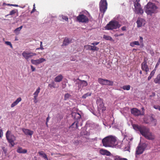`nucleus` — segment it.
Instances as JSON below:
<instances>
[{"mask_svg": "<svg viewBox=\"0 0 160 160\" xmlns=\"http://www.w3.org/2000/svg\"><path fill=\"white\" fill-rule=\"evenodd\" d=\"M91 95V93L88 92L84 94L82 97V98L85 99L88 96H90Z\"/></svg>", "mask_w": 160, "mask_h": 160, "instance_id": "36", "label": "nucleus"}, {"mask_svg": "<svg viewBox=\"0 0 160 160\" xmlns=\"http://www.w3.org/2000/svg\"><path fill=\"white\" fill-rule=\"evenodd\" d=\"M100 153L103 155H106L107 156H109L111 154V153L107 150L104 149H101L100 151Z\"/></svg>", "mask_w": 160, "mask_h": 160, "instance_id": "20", "label": "nucleus"}, {"mask_svg": "<svg viewBox=\"0 0 160 160\" xmlns=\"http://www.w3.org/2000/svg\"><path fill=\"white\" fill-rule=\"evenodd\" d=\"M31 68L32 72H34L35 70V68L32 65H31Z\"/></svg>", "mask_w": 160, "mask_h": 160, "instance_id": "50", "label": "nucleus"}, {"mask_svg": "<svg viewBox=\"0 0 160 160\" xmlns=\"http://www.w3.org/2000/svg\"><path fill=\"white\" fill-rule=\"evenodd\" d=\"M140 74H142V71H140Z\"/></svg>", "mask_w": 160, "mask_h": 160, "instance_id": "64", "label": "nucleus"}, {"mask_svg": "<svg viewBox=\"0 0 160 160\" xmlns=\"http://www.w3.org/2000/svg\"><path fill=\"white\" fill-rule=\"evenodd\" d=\"M5 43L7 45L10 46L11 48H12V45L10 42L6 41L5 42Z\"/></svg>", "mask_w": 160, "mask_h": 160, "instance_id": "40", "label": "nucleus"}, {"mask_svg": "<svg viewBox=\"0 0 160 160\" xmlns=\"http://www.w3.org/2000/svg\"><path fill=\"white\" fill-rule=\"evenodd\" d=\"M160 58H159L157 63L156 65L155 68L156 69L158 67V65L160 64Z\"/></svg>", "mask_w": 160, "mask_h": 160, "instance_id": "46", "label": "nucleus"}, {"mask_svg": "<svg viewBox=\"0 0 160 160\" xmlns=\"http://www.w3.org/2000/svg\"><path fill=\"white\" fill-rule=\"evenodd\" d=\"M77 20L79 22L83 23L88 22L89 21L88 18L83 14H80L77 16Z\"/></svg>", "mask_w": 160, "mask_h": 160, "instance_id": "13", "label": "nucleus"}, {"mask_svg": "<svg viewBox=\"0 0 160 160\" xmlns=\"http://www.w3.org/2000/svg\"><path fill=\"white\" fill-rule=\"evenodd\" d=\"M63 78V76L62 75L60 74L59 75L57 76L54 78V81L56 82H60L62 81Z\"/></svg>", "mask_w": 160, "mask_h": 160, "instance_id": "22", "label": "nucleus"}, {"mask_svg": "<svg viewBox=\"0 0 160 160\" xmlns=\"http://www.w3.org/2000/svg\"><path fill=\"white\" fill-rule=\"evenodd\" d=\"M114 160H128L127 158H122L119 156H116L114 157Z\"/></svg>", "mask_w": 160, "mask_h": 160, "instance_id": "28", "label": "nucleus"}, {"mask_svg": "<svg viewBox=\"0 0 160 160\" xmlns=\"http://www.w3.org/2000/svg\"><path fill=\"white\" fill-rule=\"evenodd\" d=\"M139 2L140 0H133L134 6L135 8V12L137 14L142 15L144 12L141 5L139 3Z\"/></svg>", "mask_w": 160, "mask_h": 160, "instance_id": "6", "label": "nucleus"}, {"mask_svg": "<svg viewBox=\"0 0 160 160\" xmlns=\"http://www.w3.org/2000/svg\"><path fill=\"white\" fill-rule=\"evenodd\" d=\"M114 36L115 37H118L119 36V34H114Z\"/></svg>", "mask_w": 160, "mask_h": 160, "instance_id": "59", "label": "nucleus"}, {"mask_svg": "<svg viewBox=\"0 0 160 160\" xmlns=\"http://www.w3.org/2000/svg\"><path fill=\"white\" fill-rule=\"evenodd\" d=\"M29 56H30V58L32 57L33 56H36V55L37 54L35 53H33V52H29Z\"/></svg>", "mask_w": 160, "mask_h": 160, "instance_id": "41", "label": "nucleus"}, {"mask_svg": "<svg viewBox=\"0 0 160 160\" xmlns=\"http://www.w3.org/2000/svg\"><path fill=\"white\" fill-rule=\"evenodd\" d=\"M97 103L99 110H101L102 112L106 110V107L104 106L103 99L101 98L98 99Z\"/></svg>", "mask_w": 160, "mask_h": 160, "instance_id": "12", "label": "nucleus"}, {"mask_svg": "<svg viewBox=\"0 0 160 160\" xmlns=\"http://www.w3.org/2000/svg\"><path fill=\"white\" fill-rule=\"evenodd\" d=\"M3 135V132L2 129H0V138H2Z\"/></svg>", "mask_w": 160, "mask_h": 160, "instance_id": "52", "label": "nucleus"}, {"mask_svg": "<svg viewBox=\"0 0 160 160\" xmlns=\"http://www.w3.org/2000/svg\"><path fill=\"white\" fill-rule=\"evenodd\" d=\"M37 97H34V102L35 103H37L38 101L37 100Z\"/></svg>", "mask_w": 160, "mask_h": 160, "instance_id": "49", "label": "nucleus"}, {"mask_svg": "<svg viewBox=\"0 0 160 160\" xmlns=\"http://www.w3.org/2000/svg\"><path fill=\"white\" fill-rule=\"evenodd\" d=\"M153 108L156 109H158L160 111V106L158 105H154Z\"/></svg>", "mask_w": 160, "mask_h": 160, "instance_id": "44", "label": "nucleus"}, {"mask_svg": "<svg viewBox=\"0 0 160 160\" xmlns=\"http://www.w3.org/2000/svg\"><path fill=\"white\" fill-rule=\"evenodd\" d=\"M132 127L134 130L139 131L141 134L146 139L150 140L154 139V136L150 132L149 129L147 127L136 124H133Z\"/></svg>", "mask_w": 160, "mask_h": 160, "instance_id": "1", "label": "nucleus"}, {"mask_svg": "<svg viewBox=\"0 0 160 160\" xmlns=\"http://www.w3.org/2000/svg\"><path fill=\"white\" fill-rule=\"evenodd\" d=\"M70 96L71 95L68 93L66 94L64 96L65 99V100L67 99L68 98H69Z\"/></svg>", "mask_w": 160, "mask_h": 160, "instance_id": "39", "label": "nucleus"}, {"mask_svg": "<svg viewBox=\"0 0 160 160\" xmlns=\"http://www.w3.org/2000/svg\"><path fill=\"white\" fill-rule=\"evenodd\" d=\"M123 35H124V34L123 33L120 34H119V36H123Z\"/></svg>", "mask_w": 160, "mask_h": 160, "instance_id": "60", "label": "nucleus"}, {"mask_svg": "<svg viewBox=\"0 0 160 160\" xmlns=\"http://www.w3.org/2000/svg\"><path fill=\"white\" fill-rule=\"evenodd\" d=\"M18 12V10L17 9H14L12 10L10 12L9 14H8L6 16H9V15H13L15 14V13H16Z\"/></svg>", "mask_w": 160, "mask_h": 160, "instance_id": "30", "label": "nucleus"}, {"mask_svg": "<svg viewBox=\"0 0 160 160\" xmlns=\"http://www.w3.org/2000/svg\"><path fill=\"white\" fill-rule=\"evenodd\" d=\"M2 149L4 153L6 154L7 153V150L5 148V147H3Z\"/></svg>", "mask_w": 160, "mask_h": 160, "instance_id": "48", "label": "nucleus"}, {"mask_svg": "<svg viewBox=\"0 0 160 160\" xmlns=\"http://www.w3.org/2000/svg\"><path fill=\"white\" fill-rule=\"evenodd\" d=\"M80 125L81 126H82V122H80Z\"/></svg>", "mask_w": 160, "mask_h": 160, "instance_id": "62", "label": "nucleus"}, {"mask_svg": "<svg viewBox=\"0 0 160 160\" xmlns=\"http://www.w3.org/2000/svg\"><path fill=\"white\" fill-rule=\"evenodd\" d=\"M121 26L118 22L115 20H112L105 27L106 29L113 30L119 28Z\"/></svg>", "mask_w": 160, "mask_h": 160, "instance_id": "4", "label": "nucleus"}, {"mask_svg": "<svg viewBox=\"0 0 160 160\" xmlns=\"http://www.w3.org/2000/svg\"><path fill=\"white\" fill-rule=\"evenodd\" d=\"M11 6H15V7H18V5H16V4H11V5H10Z\"/></svg>", "mask_w": 160, "mask_h": 160, "instance_id": "56", "label": "nucleus"}, {"mask_svg": "<svg viewBox=\"0 0 160 160\" xmlns=\"http://www.w3.org/2000/svg\"><path fill=\"white\" fill-rule=\"evenodd\" d=\"M141 66L142 69L146 72V74H147L149 71V69L147 64V62L145 60L142 63Z\"/></svg>", "mask_w": 160, "mask_h": 160, "instance_id": "16", "label": "nucleus"}, {"mask_svg": "<svg viewBox=\"0 0 160 160\" xmlns=\"http://www.w3.org/2000/svg\"><path fill=\"white\" fill-rule=\"evenodd\" d=\"M90 50L92 51H98L99 50V48L95 46H92V47H91Z\"/></svg>", "mask_w": 160, "mask_h": 160, "instance_id": "34", "label": "nucleus"}, {"mask_svg": "<svg viewBox=\"0 0 160 160\" xmlns=\"http://www.w3.org/2000/svg\"><path fill=\"white\" fill-rule=\"evenodd\" d=\"M70 41L69 40L68 38H65L64 41H63V44L62 45V46H65L68 45L70 43Z\"/></svg>", "mask_w": 160, "mask_h": 160, "instance_id": "25", "label": "nucleus"}, {"mask_svg": "<svg viewBox=\"0 0 160 160\" xmlns=\"http://www.w3.org/2000/svg\"><path fill=\"white\" fill-rule=\"evenodd\" d=\"M73 81L75 82L76 85H78V89H82L83 88L87 86L88 85L87 82L85 80H81L79 78L77 79H74Z\"/></svg>", "mask_w": 160, "mask_h": 160, "instance_id": "8", "label": "nucleus"}, {"mask_svg": "<svg viewBox=\"0 0 160 160\" xmlns=\"http://www.w3.org/2000/svg\"><path fill=\"white\" fill-rule=\"evenodd\" d=\"M62 18L63 20H65L66 21H68V18L67 17L64 16H62Z\"/></svg>", "mask_w": 160, "mask_h": 160, "instance_id": "42", "label": "nucleus"}, {"mask_svg": "<svg viewBox=\"0 0 160 160\" xmlns=\"http://www.w3.org/2000/svg\"><path fill=\"white\" fill-rule=\"evenodd\" d=\"M152 76H151V75H149V76L148 78V81H149L151 79V78H152Z\"/></svg>", "mask_w": 160, "mask_h": 160, "instance_id": "55", "label": "nucleus"}, {"mask_svg": "<svg viewBox=\"0 0 160 160\" xmlns=\"http://www.w3.org/2000/svg\"><path fill=\"white\" fill-rule=\"evenodd\" d=\"M17 152L20 153H25L27 152L26 149H23L22 148L19 147L17 150Z\"/></svg>", "mask_w": 160, "mask_h": 160, "instance_id": "21", "label": "nucleus"}, {"mask_svg": "<svg viewBox=\"0 0 160 160\" xmlns=\"http://www.w3.org/2000/svg\"><path fill=\"white\" fill-rule=\"evenodd\" d=\"M116 141V138L112 136L105 137L102 140L103 145L105 147H113Z\"/></svg>", "mask_w": 160, "mask_h": 160, "instance_id": "2", "label": "nucleus"}, {"mask_svg": "<svg viewBox=\"0 0 160 160\" xmlns=\"http://www.w3.org/2000/svg\"><path fill=\"white\" fill-rule=\"evenodd\" d=\"M146 144L144 143L139 144L136 148V154L140 155L142 153L146 148Z\"/></svg>", "mask_w": 160, "mask_h": 160, "instance_id": "11", "label": "nucleus"}, {"mask_svg": "<svg viewBox=\"0 0 160 160\" xmlns=\"http://www.w3.org/2000/svg\"><path fill=\"white\" fill-rule=\"evenodd\" d=\"M130 45L131 46L133 47L135 45H139L140 44L138 41H135L131 42L130 44Z\"/></svg>", "mask_w": 160, "mask_h": 160, "instance_id": "32", "label": "nucleus"}, {"mask_svg": "<svg viewBox=\"0 0 160 160\" xmlns=\"http://www.w3.org/2000/svg\"><path fill=\"white\" fill-rule=\"evenodd\" d=\"M108 3L106 0H101L99 4L100 12L103 15L107 8Z\"/></svg>", "mask_w": 160, "mask_h": 160, "instance_id": "7", "label": "nucleus"}, {"mask_svg": "<svg viewBox=\"0 0 160 160\" xmlns=\"http://www.w3.org/2000/svg\"><path fill=\"white\" fill-rule=\"evenodd\" d=\"M36 10V9H35V4H34L33 5V9L31 12V13L32 14V13H33Z\"/></svg>", "mask_w": 160, "mask_h": 160, "instance_id": "43", "label": "nucleus"}, {"mask_svg": "<svg viewBox=\"0 0 160 160\" xmlns=\"http://www.w3.org/2000/svg\"><path fill=\"white\" fill-rule=\"evenodd\" d=\"M156 70V69L155 68H154L153 70L151 72L150 75H151L152 77L154 76V75L155 74V71Z\"/></svg>", "mask_w": 160, "mask_h": 160, "instance_id": "38", "label": "nucleus"}, {"mask_svg": "<svg viewBox=\"0 0 160 160\" xmlns=\"http://www.w3.org/2000/svg\"><path fill=\"white\" fill-rule=\"evenodd\" d=\"M91 47H92V46L90 45H85L84 47L85 48H87V49H89L90 50Z\"/></svg>", "mask_w": 160, "mask_h": 160, "instance_id": "45", "label": "nucleus"}, {"mask_svg": "<svg viewBox=\"0 0 160 160\" xmlns=\"http://www.w3.org/2000/svg\"><path fill=\"white\" fill-rule=\"evenodd\" d=\"M22 131L27 135L32 136L33 133V131L28 129L22 128Z\"/></svg>", "mask_w": 160, "mask_h": 160, "instance_id": "18", "label": "nucleus"}, {"mask_svg": "<svg viewBox=\"0 0 160 160\" xmlns=\"http://www.w3.org/2000/svg\"><path fill=\"white\" fill-rule=\"evenodd\" d=\"M131 112L135 116H138L140 115H143L144 112L143 111L142 112L141 111L136 108H133L131 109Z\"/></svg>", "mask_w": 160, "mask_h": 160, "instance_id": "14", "label": "nucleus"}, {"mask_svg": "<svg viewBox=\"0 0 160 160\" xmlns=\"http://www.w3.org/2000/svg\"><path fill=\"white\" fill-rule=\"evenodd\" d=\"M145 11L148 15L152 16L153 13L157 12L158 7L155 4L151 2H148L144 7Z\"/></svg>", "mask_w": 160, "mask_h": 160, "instance_id": "3", "label": "nucleus"}, {"mask_svg": "<svg viewBox=\"0 0 160 160\" xmlns=\"http://www.w3.org/2000/svg\"><path fill=\"white\" fill-rule=\"evenodd\" d=\"M6 136L8 142L11 144L12 147H13L14 145V141L15 139V137L11 134V131L9 130L7 132Z\"/></svg>", "mask_w": 160, "mask_h": 160, "instance_id": "9", "label": "nucleus"}, {"mask_svg": "<svg viewBox=\"0 0 160 160\" xmlns=\"http://www.w3.org/2000/svg\"><path fill=\"white\" fill-rule=\"evenodd\" d=\"M39 49H41V50H43L44 49V48L43 47L42 45H40V48H37L36 49V50H39Z\"/></svg>", "mask_w": 160, "mask_h": 160, "instance_id": "51", "label": "nucleus"}, {"mask_svg": "<svg viewBox=\"0 0 160 160\" xmlns=\"http://www.w3.org/2000/svg\"><path fill=\"white\" fill-rule=\"evenodd\" d=\"M66 84H65L64 85H62V88H65V87H66Z\"/></svg>", "mask_w": 160, "mask_h": 160, "instance_id": "58", "label": "nucleus"}, {"mask_svg": "<svg viewBox=\"0 0 160 160\" xmlns=\"http://www.w3.org/2000/svg\"><path fill=\"white\" fill-rule=\"evenodd\" d=\"M22 55L26 59H28L29 58V53L24 51L22 54Z\"/></svg>", "mask_w": 160, "mask_h": 160, "instance_id": "26", "label": "nucleus"}, {"mask_svg": "<svg viewBox=\"0 0 160 160\" xmlns=\"http://www.w3.org/2000/svg\"><path fill=\"white\" fill-rule=\"evenodd\" d=\"M103 38L107 40H110L111 41H113V39L111 37L109 36L104 35L103 36Z\"/></svg>", "mask_w": 160, "mask_h": 160, "instance_id": "29", "label": "nucleus"}, {"mask_svg": "<svg viewBox=\"0 0 160 160\" xmlns=\"http://www.w3.org/2000/svg\"><path fill=\"white\" fill-rule=\"evenodd\" d=\"M56 84L54 82H52L51 83L48 84V86L51 88H55Z\"/></svg>", "mask_w": 160, "mask_h": 160, "instance_id": "35", "label": "nucleus"}, {"mask_svg": "<svg viewBox=\"0 0 160 160\" xmlns=\"http://www.w3.org/2000/svg\"><path fill=\"white\" fill-rule=\"evenodd\" d=\"M98 82L99 84L102 85L112 86L113 84V82L112 81L100 78L98 79Z\"/></svg>", "mask_w": 160, "mask_h": 160, "instance_id": "10", "label": "nucleus"}, {"mask_svg": "<svg viewBox=\"0 0 160 160\" xmlns=\"http://www.w3.org/2000/svg\"><path fill=\"white\" fill-rule=\"evenodd\" d=\"M72 116L75 119V121L72 123L70 128L72 127L77 129L78 128V125L79 124V122L81 121V115L78 113L75 112L73 113Z\"/></svg>", "mask_w": 160, "mask_h": 160, "instance_id": "5", "label": "nucleus"}, {"mask_svg": "<svg viewBox=\"0 0 160 160\" xmlns=\"http://www.w3.org/2000/svg\"><path fill=\"white\" fill-rule=\"evenodd\" d=\"M143 21V20L142 18H139L138 19L136 22L138 27H140L142 26Z\"/></svg>", "mask_w": 160, "mask_h": 160, "instance_id": "23", "label": "nucleus"}, {"mask_svg": "<svg viewBox=\"0 0 160 160\" xmlns=\"http://www.w3.org/2000/svg\"><path fill=\"white\" fill-rule=\"evenodd\" d=\"M48 122H46V125H47V126L48 127Z\"/></svg>", "mask_w": 160, "mask_h": 160, "instance_id": "63", "label": "nucleus"}, {"mask_svg": "<svg viewBox=\"0 0 160 160\" xmlns=\"http://www.w3.org/2000/svg\"><path fill=\"white\" fill-rule=\"evenodd\" d=\"M121 29L123 31H126V27L123 26L121 28Z\"/></svg>", "mask_w": 160, "mask_h": 160, "instance_id": "53", "label": "nucleus"}, {"mask_svg": "<svg viewBox=\"0 0 160 160\" xmlns=\"http://www.w3.org/2000/svg\"><path fill=\"white\" fill-rule=\"evenodd\" d=\"M121 88H122L124 90H129L130 88V85H124Z\"/></svg>", "mask_w": 160, "mask_h": 160, "instance_id": "33", "label": "nucleus"}, {"mask_svg": "<svg viewBox=\"0 0 160 160\" xmlns=\"http://www.w3.org/2000/svg\"><path fill=\"white\" fill-rule=\"evenodd\" d=\"M39 155L42 156L46 160H48V158L46 154L43 152L42 151L39 152H38Z\"/></svg>", "mask_w": 160, "mask_h": 160, "instance_id": "27", "label": "nucleus"}, {"mask_svg": "<svg viewBox=\"0 0 160 160\" xmlns=\"http://www.w3.org/2000/svg\"><path fill=\"white\" fill-rule=\"evenodd\" d=\"M22 26H21L20 27L17 28H16L15 30H14L15 32L16 33L17 32H19L22 29Z\"/></svg>", "mask_w": 160, "mask_h": 160, "instance_id": "37", "label": "nucleus"}, {"mask_svg": "<svg viewBox=\"0 0 160 160\" xmlns=\"http://www.w3.org/2000/svg\"><path fill=\"white\" fill-rule=\"evenodd\" d=\"M141 109L143 111L144 110V109L143 107H142Z\"/></svg>", "mask_w": 160, "mask_h": 160, "instance_id": "61", "label": "nucleus"}, {"mask_svg": "<svg viewBox=\"0 0 160 160\" xmlns=\"http://www.w3.org/2000/svg\"><path fill=\"white\" fill-rule=\"evenodd\" d=\"M139 41L140 42L142 43L143 41V39L142 37H140V39Z\"/></svg>", "mask_w": 160, "mask_h": 160, "instance_id": "54", "label": "nucleus"}, {"mask_svg": "<svg viewBox=\"0 0 160 160\" xmlns=\"http://www.w3.org/2000/svg\"><path fill=\"white\" fill-rule=\"evenodd\" d=\"M49 119H50V117H49V116L48 115V117L46 119V122H48V120H49Z\"/></svg>", "mask_w": 160, "mask_h": 160, "instance_id": "57", "label": "nucleus"}, {"mask_svg": "<svg viewBox=\"0 0 160 160\" xmlns=\"http://www.w3.org/2000/svg\"><path fill=\"white\" fill-rule=\"evenodd\" d=\"M147 118L144 119V121L146 123H151L153 126H155L157 124V120L152 116L149 117L148 118V120Z\"/></svg>", "mask_w": 160, "mask_h": 160, "instance_id": "15", "label": "nucleus"}, {"mask_svg": "<svg viewBox=\"0 0 160 160\" xmlns=\"http://www.w3.org/2000/svg\"><path fill=\"white\" fill-rule=\"evenodd\" d=\"M99 43V42H94L93 43H91V44L94 46L98 45Z\"/></svg>", "mask_w": 160, "mask_h": 160, "instance_id": "47", "label": "nucleus"}, {"mask_svg": "<svg viewBox=\"0 0 160 160\" xmlns=\"http://www.w3.org/2000/svg\"><path fill=\"white\" fill-rule=\"evenodd\" d=\"M46 61L45 59L42 58L37 60L32 59L31 60V62L33 64L38 65Z\"/></svg>", "mask_w": 160, "mask_h": 160, "instance_id": "17", "label": "nucleus"}, {"mask_svg": "<svg viewBox=\"0 0 160 160\" xmlns=\"http://www.w3.org/2000/svg\"><path fill=\"white\" fill-rule=\"evenodd\" d=\"M154 82L155 83L160 84V74L157 75V77L154 80Z\"/></svg>", "mask_w": 160, "mask_h": 160, "instance_id": "24", "label": "nucleus"}, {"mask_svg": "<svg viewBox=\"0 0 160 160\" xmlns=\"http://www.w3.org/2000/svg\"><path fill=\"white\" fill-rule=\"evenodd\" d=\"M22 101V98L21 97L18 98L16 100L13 102L11 105V107L13 108L17 105Z\"/></svg>", "mask_w": 160, "mask_h": 160, "instance_id": "19", "label": "nucleus"}, {"mask_svg": "<svg viewBox=\"0 0 160 160\" xmlns=\"http://www.w3.org/2000/svg\"><path fill=\"white\" fill-rule=\"evenodd\" d=\"M40 87H38V89L36 90V91L34 92L33 94L34 95V97H38L39 93L40 92Z\"/></svg>", "mask_w": 160, "mask_h": 160, "instance_id": "31", "label": "nucleus"}]
</instances>
